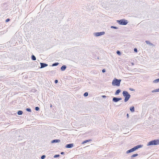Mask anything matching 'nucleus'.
I'll use <instances>...</instances> for the list:
<instances>
[{
    "instance_id": "f257e3e1",
    "label": "nucleus",
    "mask_w": 159,
    "mask_h": 159,
    "mask_svg": "<svg viewBox=\"0 0 159 159\" xmlns=\"http://www.w3.org/2000/svg\"><path fill=\"white\" fill-rule=\"evenodd\" d=\"M123 95L125 97V98L124 101L125 102L127 101L130 98V95L128 93L125 91H124L123 92Z\"/></svg>"
},
{
    "instance_id": "f03ea898",
    "label": "nucleus",
    "mask_w": 159,
    "mask_h": 159,
    "mask_svg": "<svg viewBox=\"0 0 159 159\" xmlns=\"http://www.w3.org/2000/svg\"><path fill=\"white\" fill-rule=\"evenodd\" d=\"M121 81L120 80H118L116 78H114L112 81V85L114 86H119L120 85Z\"/></svg>"
},
{
    "instance_id": "7ed1b4c3",
    "label": "nucleus",
    "mask_w": 159,
    "mask_h": 159,
    "mask_svg": "<svg viewBox=\"0 0 159 159\" xmlns=\"http://www.w3.org/2000/svg\"><path fill=\"white\" fill-rule=\"evenodd\" d=\"M159 144V140L158 139H155L149 142L148 144V146L157 145Z\"/></svg>"
},
{
    "instance_id": "20e7f679",
    "label": "nucleus",
    "mask_w": 159,
    "mask_h": 159,
    "mask_svg": "<svg viewBox=\"0 0 159 159\" xmlns=\"http://www.w3.org/2000/svg\"><path fill=\"white\" fill-rule=\"evenodd\" d=\"M141 145L137 146L134 147V148L131 149H130L127 151V153H128L130 152H134V151H135L137 149L140 148H141Z\"/></svg>"
},
{
    "instance_id": "39448f33",
    "label": "nucleus",
    "mask_w": 159,
    "mask_h": 159,
    "mask_svg": "<svg viewBox=\"0 0 159 159\" xmlns=\"http://www.w3.org/2000/svg\"><path fill=\"white\" fill-rule=\"evenodd\" d=\"M117 21L120 25H126L128 23L127 20H125L124 19L118 20Z\"/></svg>"
},
{
    "instance_id": "423d86ee",
    "label": "nucleus",
    "mask_w": 159,
    "mask_h": 159,
    "mask_svg": "<svg viewBox=\"0 0 159 159\" xmlns=\"http://www.w3.org/2000/svg\"><path fill=\"white\" fill-rule=\"evenodd\" d=\"M105 32H104L96 33H95V35L96 36H98L100 35H102L104 34Z\"/></svg>"
},
{
    "instance_id": "0eeeda50",
    "label": "nucleus",
    "mask_w": 159,
    "mask_h": 159,
    "mask_svg": "<svg viewBox=\"0 0 159 159\" xmlns=\"http://www.w3.org/2000/svg\"><path fill=\"white\" fill-rule=\"evenodd\" d=\"M40 64L41 65V68L46 67L48 65V64L46 63H40Z\"/></svg>"
},
{
    "instance_id": "6e6552de",
    "label": "nucleus",
    "mask_w": 159,
    "mask_h": 159,
    "mask_svg": "<svg viewBox=\"0 0 159 159\" xmlns=\"http://www.w3.org/2000/svg\"><path fill=\"white\" fill-rule=\"evenodd\" d=\"M73 146V144L71 143V144H67L66 145V148H71Z\"/></svg>"
},
{
    "instance_id": "1a4fd4ad",
    "label": "nucleus",
    "mask_w": 159,
    "mask_h": 159,
    "mask_svg": "<svg viewBox=\"0 0 159 159\" xmlns=\"http://www.w3.org/2000/svg\"><path fill=\"white\" fill-rule=\"evenodd\" d=\"M121 99V98H114L113 99V100L114 102H118V101H119Z\"/></svg>"
},
{
    "instance_id": "9d476101",
    "label": "nucleus",
    "mask_w": 159,
    "mask_h": 159,
    "mask_svg": "<svg viewBox=\"0 0 159 159\" xmlns=\"http://www.w3.org/2000/svg\"><path fill=\"white\" fill-rule=\"evenodd\" d=\"M60 141L59 139H55L52 141V143H58L60 142Z\"/></svg>"
},
{
    "instance_id": "9b49d317",
    "label": "nucleus",
    "mask_w": 159,
    "mask_h": 159,
    "mask_svg": "<svg viewBox=\"0 0 159 159\" xmlns=\"http://www.w3.org/2000/svg\"><path fill=\"white\" fill-rule=\"evenodd\" d=\"M66 68V66L65 65L63 66L61 68V70L63 71L65 70Z\"/></svg>"
},
{
    "instance_id": "f8f14e48",
    "label": "nucleus",
    "mask_w": 159,
    "mask_h": 159,
    "mask_svg": "<svg viewBox=\"0 0 159 159\" xmlns=\"http://www.w3.org/2000/svg\"><path fill=\"white\" fill-rule=\"evenodd\" d=\"M130 110L132 112H133L134 111V107H132L130 108Z\"/></svg>"
},
{
    "instance_id": "ddd939ff",
    "label": "nucleus",
    "mask_w": 159,
    "mask_h": 159,
    "mask_svg": "<svg viewBox=\"0 0 159 159\" xmlns=\"http://www.w3.org/2000/svg\"><path fill=\"white\" fill-rule=\"evenodd\" d=\"M91 140H92L91 139H89V140H87L84 141L82 142V144H84V143H86L88 142L91 141Z\"/></svg>"
},
{
    "instance_id": "4468645a",
    "label": "nucleus",
    "mask_w": 159,
    "mask_h": 159,
    "mask_svg": "<svg viewBox=\"0 0 159 159\" xmlns=\"http://www.w3.org/2000/svg\"><path fill=\"white\" fill-rule=\"evenodd\" d=\"M120 89H118L116 91V95H118L119 94V93L120 92Z\"/></svg>"
},
{
    "instance_id": "2eb2a0df",
    "label": "nucleus",
    "mask_w": 159,
    "mask_h": 159,
    "mask_svg": "<svg viewBox=\"0 0 159 159\" xmlns=\"http://www.w3.org/2000/svg\"><path fill=\"white\" fill-rule=\"evenodd\" d=\"M159 82V78L154 80L153 82L155 83H157Z\"/></svg>"
},
{
    "instance_id": "dca6fc26",
    "label": "nucleus",
    "mask_w": 159,
    "mask_h": 159,
    "mask_svg": "<svg viewBox=\"0 0 159 159\" xmlns=\"http://www.w3.org/2000/svg\"><path fill=\"white\" fill-rule=\"evenodd\" d=\"M31 58L33 60H36V58L35 57L34 55H32L31 57Z\"/></svg>"
},
{
    "instance_id": "f3484780",
    "label": "nucleus",
    "mask_w": 159,
    "mask_h": 159,
    "mask_svg": "<svg viewBox=\"0 0 159 159\" xmlns=\"http://www.w3.org/2000/svg\"><path fill=\"white\" fill-rule=\"evenodd\" d=\"M23 112L21 111H19L18 112V114L19 115H20L22 114Z\"/></svg>"
},
{
    "instance_id": "a211bd4d",
    "label": "nucleus",
    "mask_w": 159,
    "mask_h": 159,
    "mask_svg": "<svg viewBox=\"0 0 159 159\" xmlns=\"http://www.w3.org/2000/svg\"><path fill=\"white\" fill-rule=\"evenodd\" d=\"M138 154H134L131 156V157H136V156H138Z\"/></svg>"
},
{
    "instance_id": "6ab92c4d",
    "label": "nucleus",
    "mask_w": 159,
    "mask_h": 159,
    "mask_svg": "<svg viewBox=\"0 0 159 159\" xmlns=\"http://www.w3.org/2000/svg\"><path fill=\"white\" fill-rule=\"evenodd\" d=\"M58 64V63H56L53 64L52 65V66H56Z\"/></svg>"
},
{
    "instance_id": "aec40b11",
    "label": "nucleus",
    "mask_w": 159,
    "mask_h": 159,
    "mask_svg": "<svg viewBox=\"0 0 159 159\" xmlns=\"http://www.w3.org/2000/svg\"><path fill=\"white\" fill-rule=\"evenodd\" d=\"M88 95V93H87V92H85L84 94V96L85 97H86Z\"/></svg>"
},
{
    "instance_id": "412c9836",
    "label": "nucleus",
    "mask_w": 159,
    "mask_h": 159,
    "mask_svg": "<svg viewBox=\"0 0 159 159\" xmlns=\"http://www.w3.org/2000/svg\"><path fill=\"white\" fill-rule=\"evenodd\" d=\"M146 43L147 44H150L151 45H152V44L151 43H150L149 41H145Z\"/></svg>"
},
{
    "instance_id": "4be33fe9",
    "label": "nucleus",
    "mask_w": 159,
    "mask_h": 159,
    "mask_svg": "<svg viewBox=\"0 0 159 159\" xmlns=\"http://www.w3.org/2000/svg\"><path fill=\"white\" fill-rule=\"evenodd\" d=\"M39 107H35V110H36V111H39Z\"/></svg>"
},
{
    "instance_id": "5701e85b",
    "label": "nucleus",
    "mask_w": 159,
    "mask_h": 159,
    "mask_svg": "<svg viewBox=\"0 0 159 159\" xmlns=\"http://www.w3.org/2000/svg\"><path fill=\"white\" fill-rule=\"evenodd\" d=\"M27 111L29 112H30L31 111V109L30 108H27L26 109Z\"/></svg>"
},
{
    "instance_id": "b1692460",
    "label": "nucleus",
    "mask_w": 159,
    "mask_h": 159,
    "mask_svg": "<svg viewBox=\"0 0 159 159\" xmlns=\"http://www.w3.org/2000/svg\"><path fill=\"white\" fill-rule=\"evenodd\" d=\"M117 53L119 55H120V52L119 51H117Z\"/></svg>"
},
{
    "instance_id": "393cba45",
    "label": "nucleus",
    "mask_w": 159,
    "mask_h": 159,
    "mask_svg": "<svg viewBox=\"0 0 159 159\" xmlns=\"http://www.w3.org/2000/svg\"><path fill=\"white\" fill-rule=\"evenodd\" d=\"M111 28H114V29H117V27H115V26H111Z\"/></svg>"
},
{
    "instance_id": "a878e982",
    "label": "nucleus",
    "mask_w": 159,
    "mask_h": 159,
    "mask_svg": "<svg viewBox=\"0 0 159 159\" xmlns=\"http://www.w3.org/2000/svg\"><path fill=\"white\" fill-rule=\"evenodd\" d=\"M134 51L135 52H137V49L136 48H135L134 49Z\"/></svg>"
},
{
    "instance_id": "bb28decb",
    "label": "nucleus",
    "mask_w": 159,
    "mask_h": 159,
    "mask_svg": "<svg viewBox=\"0 0 159 159\" xmlns=\"http://www.w3.org/2000/svg\"><path fill=\"white\" fill-rule=\"evenodd\" d=\"M45 157V155H43L41 157V158L42 159H43Z\"/></svg>"
},
{
    "instance_id": "cd10ccee",
    "label": "nucleus",
    "mask_w": 159,
    "mask_h": 159,
    "mask_svg": "<svg viewBox=\"0 0 159 159\" xmlns=\"http://www.w3.org/2000/svg\"><path fill=\"white\" fill-rule=\"evenodd\" d=\"M59 155H56L54 156V157H59Z\"/></svg>"
},
{
    "instance_id": "c85d7f7f",
    "label": "nucleus",
    "mask_w": 159,
    "mask_h": 159,
    "mask_svg": "<svg viewBox=\"0 0 159 159\" xmlns=\"http://www.w3.org/2000/svg\"><path fill=\"white\" fill-rule=\"evenodd\" d=\"M156 92H157L156 89L152 91V93Z\"/></svg>"
},
{
    "instance_id": "c756f323",
    "label": "nucleus",
    "mask_w": 159,
    "mask_h": 159,
    "mask_svg": "<svg viewBox=\"0 0 159 159\" xmlns=\"http://www.w3.org/2000/svg\"><path fill=\"white\" fill-rule=\"evenodd\" d=\"M102 72L104 73L105 72V70L104 69H103L102 70Z\"/></svg>"
},
{
    "instance_id": "7c9ffc66",
    "label": "nucleus",
    "mask_w": 159,
    "mask_h": 159,
    "mask_svg": "<svg viewBox=\"0 0 159 159\" xmlns=\"http://www.w3.org/2000/svg\"><path fill=\"white\" fill-rule=\"evenodd\" d=\"M10 20V19H6V22H8V21H9Z\"/></svg>"
},
{
    "instance_id": "2f4dec72",
    "label": "nucleus",
    "mask_w": 159,
    "mask_h": 159,
    "mask_svg": "<svg viewBox=\"0 0 159 159\" xmlns=\"http://www.w3.org/2000/svg\"><path fill=\"white\" fill-rule=\"evenodd\" d=\"M55 83H57L58 82V80H55Z\"/></svg>"
},
{
    "instance_id": "473e14b6",
    "label": "nucleus",
    "mask_w": 159,
    "mask_h": 159,
    "mask_svg": "<svg viewBox=\"0 0 159 159\" xmlns=\"http://www.w3.org/2000/svg\"><path fill=\"white\" fill-rule=\"evenodd\" d=\"M157 92H159V89H156Z\"/></svg>"
},
{
    "instance_id": "72a5a7b5",
    "label": "nucleus",
    "mask_w": 159,
    "mask_h": 159,
    "mask_svg": "<svg viewBox=\"0 0 159 159\" xmlns=\"http://www.w3.org/2000/svg\"><path fill=\"white\" fill-rule=\"evenodd\" d=\"M127 117L128 118L129 116V114H127Z\"/></svg>"
},
{
    "instance_id": "f704fd0d",
    "label": "nucleus",
    "mask_w": 159,
    "mask_h": 159,
    "mask_svg": "<svg viewBox=\"0 0 159 159\" xmlns=\"http://www.w3.org/2000/svg\"><path fill=\"white\" fill-rule=\"evenodd\" d=\"M102 96L103 98H105L106 97V96Z\"/></svg>"
},
{
    "instance_id": "c9c22d12",
    "label": "nucleus",
    "mask_w": 159,
    "mask_h": 159,
    "mask_svg": "<svg viewBox=\"0 0 159 159\" xmlns=\"http://www.w3.org/2000/svg\"><path fill=\"white\" fill-rule=\"evenodd\" d=\"M63 153H64V152H61V154H63Z\"/></svg>"
}]
</instances>
